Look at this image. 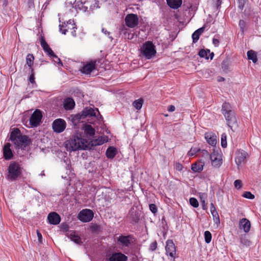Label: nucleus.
<instances>
[{"mask_svg":"<svg viewBox=\"0 0 261 261\" xmlns=\"http://www.w3.org/2000/svg\"><path fill=\"white\" fill-rule=\"evenodd\" d=\"M11 141L18 148L24 149L31 141L27 136L22 135L18 128H14L10 135Z\"/></svg>","mask_w":261,"mask_h":261,"instance_id":"f257e3e1","label":"nucleus"},{"mask_svg":"<svg viewBox=\"0 0 261 261\" xmlns=\"http://www.w3.org/2000/svg\"><path fill=\"white\" fill-rule=\"evenodd\" d=\"M222 111L228 126L232 130L233 127L237 126V121L231 106L229 103L224 102L222 105Z\"/></svg>","mask_w":261,"mask_h":261,"instance_id":"f03ea898","label":"nucleus"},{"mask_svg":"<svg viewBox=\"0 0 261 261\" xmlns=\"http://www.w3.org/2000/svg\"><path fill=\"white\" fill-rule=\"evenodd\" d=\"M65 147L67 150L76 151L79 149H85L87 145L84 140L77 137H73L65 142Z\"/></svg>","mask_w":261,"mask_h":261,"instance_id":"7ed1b4c3","label":"nucleus"},{"mask_svg":"<svg viewBox=\"0 0 261 261\" xmlns=\"http://www.w3.org/2000/svg\"><path fill=\"white\" fill-rule=\"evenodd\" d=\"M21 168L18 163H11L8 167L6 178L10 181L16 180L21 175Z\"/></svg>","mask_w":261,"mask_h":261,"instance_id":"20e7f679","label":"nucleus"},{"mask_svg":"<svg viewBox=\"0 0 261 261\" xmlns=\"http://www.w3.org/2000/svg\"><path fill=\"white\" fill-rule=\"evenodd\" d=\"M142 55L147 59H150L156 54L155 46L151 41H146L141 47Z\"/></svg>","mask_w":261,"mask_h":261,"instance_id":"39448f33","label":"nucleus"},{"mask_svg":"<svg viewBox=\"0 0 261 261\" xmlns=\"http://www.w3.org/2000/svg\"><path fill=\"white\" fill-rule=\"evenodd\" d=\"M118 244L125 247H129L134 242V238L132 235H120L117 238Z\"/></svg>","mask_w":261,"mask_h":261,"instance_id":"423d86ee","label":"nucleus"},{"mask_svg":"<svg viewBox=\"0 0 261 261\" xmlns=\"http://www.w3.org/2000/svg\"><path fill=\"white\" fill-rule=\"evenodd\" d=\"M73 21L69 20L66 23H64V24H60L59 29L60 32H61L63 34L65 35L68 30H72L71 32L72 35L73 36H75V29L76 28L75 27V24L73 23Z\"/></svg>","mask_w":261,"mask_h":261,"instance_id":"0eeeda50","label":"nucleus"},{"mask_svg":"<svg viewBox=\"0 0 261 261\" xmlns=\"http://www.w3.org/2000/svg\"><path fill=\"white\" fill-rule=\"evenodd\" d=\"M42 117L41 111L39 110H36L31 115L30 118V123L32 127H37L41 122Z\"/></svg>","mask_w":261,"mask_h":261,"instance_id":"6e6552de","label":"nucleus"},{"mask_svg":"<svg viewBox=\"0 0 261 261\" xmlns=\"http://www.w3.org/2000/svg\"><path fill=\"white\" fill-rule=\"evenodd\" d=\"M66 123L62 119L59 118L55 120L52 124L53 130L57 133L63 132L66 128Z\"/></svg>","mask_w":261,"mask_h":261,"instance_id":"1a4fd4ad","label":"nucleus"},{"mask_svg":"<svg viewBox=\"0 0 261 261\" xmlns=\"http://www.w3.org/2000/svg\"><path fill=\"white\" fill-rule=\"evenodd\" d=\"M94 214L92 211L89 209H85L81 211L78 215V218L84 222L90 221L93 218Z\"/></svg>","mask_w":261,"mask_h":261,"instance_id":"9d476101","label":"nucleus"},{"mask_svg":"<svg viewBox=\"0 0 261 261\" xmlns=\"http://www.w3.org/2000/svg\"><path fill=\"white\" fill-rule=\"evenodd\" d=\"M126 25L128 28H134L139 23V18L138 15L134 14H127L125 18Z\"/></svg>","mask_w":261,"mask_h":261,"instance_id":"9b49d317","label":"nucleus"},{"mask_svg":"<svg viewBox=\"0 0 261 261\" xmlns=\"http://www.w3.org/2000/svg\"><path fill=\"white\" fill-rule=\"evenodd\" d=\"M141 212L137 207H133L130 208L127 215V218L131 220L132 223H137L140 220Z\"/></svg>","mask_w":261,"mask_h":261,"instance_id":"f8f14e48","label":"nucleus"},{"mask_svg":"<svg viewBox=\"0 0 261 261\" xmlns=\"http://www.w3.org/2000/svg\"><path fill=\"white\" fill-rule=\"evenodd\" d=\"M236 156L235 158V162L238 166V168L239 169V167L242 163H244L245 160L248 156L247 152L243 150H239L236 153Z\"/></svg>","mask_w":261,"mask_h":261,"instance_id":"ddd939ff","label":"nucleus"},{"mask_svg":"<svg viewBox=\"0 0 261 261\" xmlns=\"http://www.w3.org/2000/svg\"><path fill=\"white\" fill-rule=\"evenodd\" d=\"M165 249L166 251V254L167 255H170L171 257H173V261H175L176 248L172 240H168L167 241Z\"/></svg>","mask_w":261,"mask_h":261,"instance_id":"4468645a","label":"nucleus"},{"mask_svg":"<svg viewBox=\"0 0 261 261\" xmlns=\"http://www.w3.org/2000/svg\"><path fill=\"white\" fill-rule=\"evenodd\" d=\"M210 159L212 165L214 167H219L222 164V159L221 155L215 151L211 154Z\"/></svg>","mask_w":261,"mask_h":261,"instance_id":"2eb2a0df","label":"nucleus"},{"mask_svg":"<svg viewBox=\"0 0 261 261\" xmlns=\"http://www.w3.org/2000/svg\"><path fill=\"white\" fill-rule=\"evenodd\" d=\"M40 44L44 51L49 56L53 58H58V56L55 55L52 49L50 48L43 37H41Z\"/></svg>","mask_w":261,"mask_h":261,"instance_id":"dca6fc26","label":"nucleus"},{"mask_svg":"<svg viewBox=\"0 0 261 261\" xmlns=\"http://www.w3.org/2000/svg\"><path fill=\"white\" fill-rule=\"evenodd\" d=\"M47 220L50 224L57 225L61 221V217L56 212H51L47 216Z\"/></svg>","mask_w":261,"mask_h":261,"instance_id":"f3484780","label":"nucleus"},{"mask_svg":"<svg viewBox=\"0 0 261 261\" xmlns=\"http://www.w3.org/2000/svg\"><path fill=\"white\" fill-rule=\"evenodd\" d=\"M11 146L10 143H7L3 147V156L4 159L6 160H10L12 159L13 156L12 150L10 148Z\"/></svg>","mask_w":261,"mask_h":261,"instance_id":"a211bd4d","label":"nucleus"},{"mask_svg":"<svg viewBox=\"0 0 261 261\" xmlns=\"http://www.w3.org/2000/svg\"><path fill=\"white\" fill-rule=\"evenodd\" d=\"M127 257L122 253H113L109 258V261H127Z\"/></svg>","mask_w":261,"mask_h":261,"instance_id":"6ab92c4d","label":"nucleus"},{"mask_svg":"<svg viewBox=\"0 0 261 261\" xmlns=\"http://www.w3.org/2000/svg\"><path fill=\"white\" fill-rule=\"evenodd\" d=\"M120 33L123 34L125 39L131 40L134 38V34L128 29L122 25L119 29Z\"/></svg>","mask_w":261,"mask_h":261,"instance_id":"aec40b11","label":"nucleus"},{"mask_svg":"<svg viewBox=\"0 0 261 261\" xmlns=\"http://www.w3.org/2000/svg\"><path fill=\"white\" fill-rule=\"evenodd\" d=\"M75 106V102L71 97H67L64 100L63 107L66 110L73 109Z\"/></svg>","mask_w":261,"mask_h":261,"instance_id":"412c9836","label":"nucleus"},{"mask_svg":"<svg viewBox=\"0 0 261 261\" xmlns=\"http://www.w3.org/2000/svg\"><path fill=\"white\" fill-rule=\"evenodd\" d=\"M240 228L243 229L245 232H248L250 229L251 224L250 221L246 219L243 218L240 221Z\"/></svg>","mask_w":261,"mask_h":261,"instance_id":"4be33fe9","label":"nucleus"},{"mask_svg":"<svg viewBox=\"0 0 261 261\" xmlns=\"http://www.w3.org/2000/svg\"><path fill=\"white\" fill-rule=\"evenodd\" d=\"M95 62H91L84 65L81 71L85 74H90L91 72L95 68Z\"/></svg>","mask_w":261,"mask_h":261,"instance_id":"5701e85b","label":"nucleus"},{"mask_svg":"<svg viewBox=\"0 0 261 261\" xmlns=\"http://www.w3.org/2000/svg\"><path fill=\"white\" fill-rule=\"evenodd\" d=\"M204 165V162L200 160L199 162H196L192 165L191 169L195 172H200L203 170Z\"/></svg>","mask_w":261,"mask_h":261,"instance_id":"b1692460","label":"nucleus"},{"mask_svg":"<svg viewBox=\"0 0 261 261\" xmlns=\"http://www.w3.org/2000/svg\"><path fill=\"white\" fill-rule=\"evenodd\" d=\"M199 56L201 58H204L208 60L209 58L211 60H212L214 54L213 53H210V50L208 49H201L198 53Z\"/></svg>","mask_w":261,"mask_h":261,"instance_id":"393cba45","label":"nucleus"},{"mask_svg":"<svg viewBox=\"0 0 261 261\" xmlns=\"http://www.w3.org/2000/svg\"><path fill=\"white\" fill-rule=\"evenodd\" d=\"M168 5L172 9H177L182 4V0H166Z\"/></svg>","mask_w":261,"mask_h":261,"instance_id":"a878e982","label":"nucleus"},{"mask_svg":"<svg viewBox=\"0 0 261 261\" xmlns=\"http://www.w3.org/2000/svg\"><path fill=\"white\" fill-rule=\"evenodd\" d=\"M205 138L207 143L212 146H215L217 143L216 136L211 133H206Z\"/></svg>","mask_w":261,"mask_h":261,"instance_id":"bb28decb","label":"nucleus"},{"mask_svg":"<svg viewBox=\"0 0 261 261\" xmlns=\"http://www.w3.org/2000/svg\"><path fill=\"white\" fill-rule=\"evenodd\" d=\"M204 27H202L195 31L192 34L193 42L196 43L199 39L200 35L203 32Z\"/></svg>","mask_w":261,"mask_h":261,"instance_id":"cd10ccee","label":"nucleus"},{"mask_svg":"<svg viewBox=\"0 0 261 261\" xmlns=\"http://www.w3.org/2000/svg\"><path fill=\"white\" fill-rule=\"evenodd\" d=\"M116 154V149L113 147L110 146L107 149L106 155L109 159H113Z\"/></svg>","mask_w":261,"mask_h":261,"instance_id":"c85d7f7f","label":"nucleus"},{"mask_svg":"<svg viewBox=\"0 0 261 261\" xmlns=\"http://www.w3.org/2000/svg\"><path fill=\"white\" fill-rule=\"evenodd\" d=\"M82 112L83 116L85 118L88 116H94L96 115L94 112V110L91 108H86L82 111Z\"/></svg>","mask_w":261,"mask_h":261,"instance_id":"c756f323","label":"nucleus"},{"mask_svg":"<svg viewBox=\"0 0 261 261\" xmlns=\"http://www.w3.org/2000/svg\"><path fill=\"white\" fill-rule=\"evenodd\" d=\"M34 57L33 54H29L26 57V64L31 70L33 68L34 64Z\"/></svg>","mask_w":261,"mask_h":261,"instance_id":"7c9ffc66","label":"nucleus"},{"mask_svg":"<svg viewBox=\"0 0 261 261\" xmlns=\"http://www.w3.org/2000/svg\"><path fill=\"white\" fill-rule=\"evenodd\" d=\"M84 130L86 135L90 137L94 136L95 134V129L91 125L86 124L84 127Z\"/></svg>","mask_w":261,"mask_h":261,"instance_id":"2f4dec72","label":"nucleus"},{"mask_svg":"<svg viewBox=\"0 0 261 261\" xmlns=\"http://www.w3.org/2000/svg\"><path fill=\"white\" fill-rule=\"evenodd\" d=\"M247 55L248 59L252 60L253 63H256L257 61L256 54L254 51L250 50L247 51Z\"/></svg>","mask_w":261,"mask_h":261,"instance_id":"473e14b6","label":"nucleus"},{"mask_svg":"<svg viewBox=\"0 0 261 261\" xmlns=\"http://www.w3.org/2000/svg\"><path fill=\"white\" fill-rule=\"evenodd\" d=\"M107 141V138L106 137H99L97 139L92 141V144L94 145H100Z\"/></svg>","mask_w":261,"mask_h":261,"instance_id":"72a5a7b5","label":"nucleus"},{"mask_svg":"<svg viewBox=\"0 0 261 261\" xmlns=\"http://www.w3.org/2000/svg\"><path fill=\"white\" fill-rule=\"evenodd\" d=\"M85 118V117H84V116H83V112L82 111L80 113H78L76 115H75L74 116H72V118H71V120L72 121V122L74 124H76V123H77L82 119H84Z\"/></svg>","mask_w":261,"mask_h":261,"instance_id":"f704fd0d","label":"nucleus"},{"mask_svg":"<svg viewBox=\"0 0 261 261\" xmlns=\"http://www.w3.org/2000/svg\"><path fill=\"white\" fill-rule=\"evenodd\" d=\"M143 99L140 98L139 99L135 100L133 103V106L137 109L140 110L142 107L143 103Z\"/></svg>","mask_w":261,"mask_h":261,"instance_id":"c9c22d12","label":"nucleus"},{"mask_svg":"<svg viewBox=\"0 0 261 261\" xmlns=\"http://www.w3.org/2000/svg\"><path fill=\"white\" fill-rule=\"evenodd\" d=\"M68 237L70 239L75 242L76 244H79L81 242L80 237L75 234L74 232H72L68 235Z\"/></svg>","mask_w":261,"mask_h":261,"instance_id":"e433bc0d","label":"nucleus"},{"mask_svg":"<svg viewBox=\"0 0 261 261\" xmlns=\"http://www.w3.org/2000/svg\"><path fill=\"white\" fill-rule=\"evenodd\" d=\"M204 240L206 243H210L212 240V234L209 231L204 232Z\"/></svg>","mask_w":261,"mask_h":261,"instance_id":"4c0bfd02","label":"nucleus"},{"mask_svg":"<svg viewBox=\"0 0 261 261\" xmlns=\"http://www.w3.org/2000/svg\"><path fill=\"white\" fill-rule=\"evenodd\" d=\"M227 136L225 133H223L221 135V146L223 148L227 147Z\"/></svg>","mask_w":261,"mask_h":261,"instance_id":"58836bf2","label":"nucleus"},{"mask_svg":"<svg viewBox=\"0 0 261 261\" xmlns=\"http://www.w3.org/2000/svg\"><path fill=\"white\" fill-rule=\"evenodd\" d=\"M241 243L243 245L245 246H249L251 242L247 238L245 237H242L240 239Z\"/></svg>","mask_w":261,"mask_h":261,"instance_id":"ea45409f","label":"nucleus"},{"mask_svg":"<svg viewBox=\"0 0 261 261\" xmlns=\"http://www.w3.org/2000/svg\"><path fill=\"white\" fill-rule=\"evenodd\" d=\"M190 203L194 207H197L199 206L198 201L195 198H190Z\"/></svg>","mask_w":261,"mask_h":261,"instance_id":"a19ab883","label":"nucleus"},{"mask_svg":"<svg viewBox=\"0 0 261 261\" xmlns=\"http://www.w3.org/2000/svg\"><path fill=\"white\" fill-rule=\"evenodd\" d=\"M212 215L213 217V220L215 223L217 224H220L219 216L217 212H214V213H212Z\"/></svg>","mask_w":261,"mask_h":261,"instance_id":"79ce46f5","label":"nucleus"},{"mask_svg":"<svg viewBox=\"0 0 261 261\" xmlns=\"http://www.w3.org/2000/svg\"><path fill=\"white\" fill-rule=\"evenodd\" d=\"M243 196L246 198H248L249 199H253L255 197L254 195L249 191H246L244 192L243 195Z\"/></svg>","mask_w":261,"mask_h":261,"instance_id":"37998d69","label":"nucleus"},{"mask_svg":"<svg viewBox=\"0 0 261 261\" xmlns=\"http://www.w3.org/2000/svg\"><path fill=\"white\" fill-rule=\"evenodd\" d=\"M200 151V149L198 148L194 147L192 148L191 150L188 152L189 156H193L196 153Z\"/></svg>","mask_w":261,"mask_h":261,"instance_id":"c03bdc74","label":"nucleus"},{"mask_svg":"<svg viewBox=\"0 0 261 261\" xmlns=\"http://www.w3.org/2000/svg\"><path fill=\"white\" fill-rule=\"evenodd\" d=\"M239 27L240 28L241 31L242 33H244L245 27H246V22L244 20H240L239 21Z\"/></svg>","mask_w":261,"mask_h":261,"instance_id":"a18cd8bd","label":"nucleus"},{"mask_svg":"<svg viewBox=\"0 0 261 261\" xmlns=\"http://www.w3.org/2000/svg\"><path fill=\"white\" fill-rule=\"evenodd\" d=\"M234 186L236 188L240 189L242 188V181L240 179H237L234 182Z\"/></svg>","mask_w":261,"mask_h":261,"instance_id":"49530a36","label":"nucleus"},{"mask_svg":"<svg viewBox=\"0 0 261 261\" xmlns=\"http://www.w3.org/2000/svg\"><path fill=\"white\" fill-rule=\"evenodd\" d=\"M201 155L202 157L204 158L205 159H209L210 158V155L208 152L206 150H200Z\"/></svg>","mask_w":261,"mask_h":261,"instance_id":"de8ad7c7","label":"nucleus"},{"mask_svg":"<svg viewBox=\"0 0 261 261\" xmlns=\"http://www.w3.org/2000/svg\"><path fill=\"white\" fill-rule=\"evenodd\" d=\"M174 168L177 171H182L184 167L180 163L176 162L174 165Z\"/></svg>","mask_w":261,"mask_h":261,"instance_id":"09e8293b","label":"nucleus"},{"mask_svg":"<svg viewBox=\"0 0 261 261\" xmlns=\"http://www.w3.org/2000/svg\"><path fill=\"white\" fill-rule=\"evenodd\" d=\"M31 74L30 76L29 77V81L31 83L34 84L35 83V76H34V69H32L31 70Z\"/></svg>","mask_w":261,"mask_h":261,"instance_id":"8fccbe9b","label":"nucleus"},{"mask_svg":"<svg viewBox=\"0 0 261 261\" xmlns=\"http://www.w3.org/2000/svg\"><path fill=\"white\" fill-rule=\"evenodd\" d=\"M149 209L151 211V212L153 214H155L158 211L156 206L154 204H149Z\"/></svg>","mask_w":261,"mask_h":261,"instance_id":"3c124183","label":"nucleus"},{"mask_svg":"<svg viewBox=\"0 0 261 261\" xmlns=\"http://www.w3.org/2000/svg\"><path fill=\"white\" fill-rule=\"evenodd\" d=\"M157 248V243L156 241L153 242L150 245L149 249L151 251H154Z\"/></svg>","mask_w":261,"mask_h":261,"instance_id":"603ef678","label":"nucleus"},{"mask_svg":"<svg viewBox=\"0 0 261 261\" xmlns=\"http://www.w3.org/2000/svg\"><path fill=\"white\" fill-rule=\"evenodd\" d=\"M239 2V8L240 9L242 10L244 8L246 0H238Z\"/></svg>","mask_w":261,"mask_h":261,"instance_id":"864d4df0","label":"nucleus"},{"mask_svg":"<svg viewBox=\"0 0 261 261\" xmlns=\"http://www.w3.org/2000/svg\"><path fill=\"white\" fill-rule=\"evenodd\" d=\"M210 211H211V214L213 213H214V212H217L216 208L214 204L213 203H211Z\"/></svg>","mask_w":261,"mask_h":261,"instance_id":"5fc2aeb1","label":"nucleus"},{"mask_svg":"<svg viewBox=\"0 0 261 261\" xmlns=\"http://www.w3.org/2000/svg\"><path fill=\"white\" fill-rule=\"evenodd\" d=\"M222 68L224 70H226L228 69V66L227 65V62L226 61H223L222 63Z\"/></svg>","mask_w":261,"mask_h":261,"instance_id":"6e6d98bb","label":"nucleus"},{"mask_svg":"<svg viewBox=\"0 0 261 261\" xmlns=\"http://www.w3.org/2000/svg\"><path fill=\"white\" fill-rule=\"evenodd\" d=\"M175 107L173 105H170L168 108V111L172 112L175 111Z\"/></svg>","mask_w":261,"mask_h":261,"instance_id":"4d7b16f0","label":"nucleus"},{"mask_svg":"<svg viewBox=\"0 0 261 261\" xmlns=\"http://www.w3.org/2000/svg\"><path fill=\"white\" fill-rule=\"evenodd\" d=\"M213 43L215 46H218L219 44V40L217 39L214 38L213 40Z\"/></svg>","mask_w":261,"mask_h":261,"instance_id":"13d9d810","label":"nucleus"},{"mask_svg":"<svg viewBox=\"0 0 261 261\" xmlns=\"http://www.w3.org/2000/svg\"><path fill=\"white\" fill-rule=\"evenodd\" d=\"M37 237H38V240L39 241V242H41V239H42V234L41 233L38 231L37 230Z\"/></svg>","mask_w":261,"mask_h":261,"instance_id":"bf43d9fd","label":"nucleus"},{"mask_svg":"<svg viewBox=\"0 0 261 261\" xmlns=\"http://www.w3.org/2000/svg\"><path fill=\"white\" fill-rule=\"evenodd\" d=\"M102 32L105 34L106 35H109L110 34V33L108 31H107L106 29H105L104 28H102Z\"/></svg>","mask_w":261,"mask_h":261,"instance_id":"052dcab7","label":"nucleus"},{"mask_svg":"<svg viewBox=\"0 0 261 261\" xmlns=\"http://www.w3.org/2000/svg\"><path fill=\"white\" fill-rule=\"evenodd\" d=\"M56 60L55 61V62H57L58 63L62 65V63L61 62V61L59 58L58 57V58H55Z\"/></svg>","mask_w":261,"mask_h":261,"instance_id":"680f3d73","label":"nucleus"},{"mask_svg":"<svg viewBox=\"0 0 261 261\" xmlns=\"http://www.w3.org/2000/svg\"><path fill=\"white\" fill-rule=\"evenodd\" d=\"M224 80H225V79L224 77H220L219 78V79L218 80V81L219 82L224 81Z\"/></svg>","mask_w":261,"mask_h":261,"instance_id":"e2e57ef3","label":"nucleus"},{"mask_svg":"<svg viewBox=\"0 0 261 261\" xmlns=\"http://www.w3.org/2000/svg\"><path fill=\"white\" fill-rule=\"evenodd\" d=\"M109 38H110L111 41L113 39V38L111 36H110Z\"/></svg>","mask_w":261,"mask_h":261,"instance_id":"0e129e2a","label":"nucleus"},{"mask_svg":"<svg viewBox=\"0 0 261 261\" xmlns=\"http://www.w3.org/2000/svg\"><path fill=\"white\" fill-rule=\"evenodd\" d=\"M220 1V0H217V1H218H218Z\"/></svg>","mask_w":261,"mask_h":261,"instance_id":"69168bd1","label":"nucleus"}]
</instances>
